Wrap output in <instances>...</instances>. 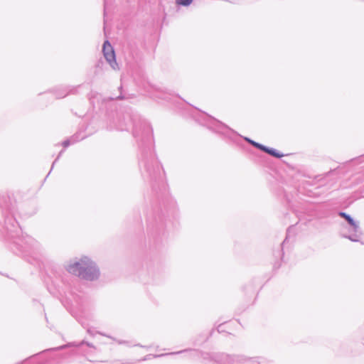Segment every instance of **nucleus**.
I'll list each match as a JSON object with an SVG mask.
<instances>
[{
    "instance_id": "obj_10",
    "label": "nucleus",
    "mask_w": 364,
    "mask_h": 364,
    "mask_svg": "<svg viewBox=\"0 0 364 364\" xmlns=\"http://www.w3.org/2000/svg\"><path fill=\"white\" fill-rule=\"evenodd\" d=\"M228 358H224L222 364H242L249 360L242 355H230L228 354Z\"/></svg>"
},
{
    "instance_id": "obj_11",
    "label": "nucleus",
    "mask_w": 364,
    "mask_h": 364,
    "mask_svg": "<svg viewBox=\"0 0 364 364\" xmlns=\"http://www.w3.org/2000/svg\"><path fill=\"white\" fill-rule=\"evenodd\" d=\"M83 344H86L88 347H90V348H95V347L94 346V345L91 343H89V342H85V341H82L80 343H75V342H73V343H70L67 345H65V346H59V347H57V348H51V349H49L48 350H61V349H63L66 347H70V346H76V347H79V346H81Z\"/></svg>"
},
{
    "instance_id": "obj_30",
    "label": "nucleus",
    "mask_w": 364,
    "mask_h": 364,
    "mask_svg": "<svg viewBox=\"0 0 364 364\" xmlns=\"http://www.w3.org/2000/svg\"><path fill=\"white\" fill-rule=\"evenodd\" d=\"M50 174V172H48V174L46 175V177H48Z\"/></svg>"
},
{
    "instance_id": "obj_8",
    "label": "nucleus",
    "mask_w": 364,
    "mask_h": 364,
    "mask_svg": "<svg viewBox=\"0 0 364 364\" xmlns=\"http://www.w3.org/2000/svg\"><path fill=\"white\" fill-rule=\"evenodd\" d=\"M102 52L105 58L107 61V63L110 65V66L114 69H118V65L116 62V56L113 47L109 42V41H105L102 47Z\"/></svg>"
},
{
    "instance_id": "obj_12",
    "label": "nucleus",
    "mask_w": 364,
    "mask_h": 364,
    "mask_svg": "<svg viewBox=\"0 0 364 364\" xmlns=\"http://www.w3.org/2000/svg\"><path fill=\"white\" fill-rule=\"evenodd\" d=\"M262 151L265 152V153H267L268 154H269V155H271V156H274L275 158H277V159H280L281 157H282L284 156L283 154L279 153L275 149L269 148V147H267V146H266L264 145L263 149H262Z\"/></svg>"
},
{
    "instance_id": "obj_28",
    "label": "nucleus",
    "mask_w": 364,
    "mask_h": 364,
    "mask_svg": "<svg viewBox=\"0 0 364 364\" xmlns=\"http://www.w3.org/2000/svg\"><path fill=\"white\" fill-rule=\"evenodd\" d=\"M50 174V172H48V174L46 175V177H48Z\"/></svg>"
},
{
    "instance_id": "obj_15",
    "label": "nucleus",
    "mask_w": 364,
    "mask_h": 364,
    "mask_svg": "<svg viewBox=\"0 0 364 364\" xmlns=\"http://www.w3.org/2000/svg\"><path fill=\"white\" fill-rule=\"evenodd\" d=\"M171 93H168V92H164V91H159L157 92V95L156 97L159 98V99H162V100H166V101H169V100H171Z\"/></svg>"
},
{
    "instance_id": "obj_26",
    "label": "nucleus",
    "mask_w": 364,
    "mask_h": 364,
    "mask_svg": "<svg viewBox=\"0 0 364 364\" xmlns=\"http://www.w3.org/2000/svg\"><path fill=\"white\" fill-rule=\"evenodd\" d=\"M104 4H105V9H106V4H107V0H104Z\"/></svg>"
},
{
    "instance_id": "obj_3",
    "label": "nucleus",
    "mask_w": 364,
    "mask_h": 364,
    "mask_svg": "<svg viewBox=\"0 0 364 364\" xmlns=\"http://www.w3.org/2000/svg\"><path fill=\"white\" fill-rule=\"evenodd\" d=\"M14 243L24 256L33 254L40 247L39 243L28 235L17 238Z\"/></svg>"
},
{
    "instance_id": "obj_24",
    "label": "nucleus",
    "mask_w": 364,
    "mask_h": 364,
    "mask_svg": "<svg viewBox=\"0 0 364 364\" xmlns=\"http://www.w3.org/2000/svg\"><path fill=\"white\" fill-rule=\"evenodd\" d=\"M117 343L119 344H125L127 343V341H117Z\"/></svg>"
},
{
    "instance_id": "obj_27",
    "label": "nucleus",
    "mask_w": 364,
    "mask_h": 364,
    "mask_svg": "<svg viewBox=\"0 0 364 364\" xmlns=\"http://www.w3.org/2000/svg\"><path fill=\"white\" fill-rule=\"evenodd\" d=\"M50 174V172H48V174L46 175V177H48Z\"/></svg>"
},
{
    "instance_id": "obj_13",
    "label": "nucleus",
    "mask_w": 364,
    "mask_h": 364,
    "mask_svg": "<svg viewBox=\"0 0 364 364\" xmlns=\"http://www.w3.org/2000/svg\"><path fill=\"white\" fill-rule=\"evenodd\" d=\"M186 351H187V350H180V351H178V352H173V353H164V354H161V355L149 354V355H146L145 357H144L141 360H139V361H144V360H146L148 359H150L151 358H159V357H162V356H165V355H168L179 354V353H185Z\"/></svg>"
},
{
    "instance_id": "obj_4",
    "label": "nucleus",
    "mask_w": 364,
    "mask_h": 364,
    "mask_svg": "<svg viewBox=\"0 0 364 364\" xmlns=\"http://www.w3.org/2000/svg\"><path fill=\"white\" fill-rule=\"evenodd\" d=\"M203 125L212 131L231 138L232 135H238L233 129L214 117L205 114V119Z\"/></svg>"
},
{
    "instance_id": "obj_2",
    "label": "nucleus",
    "mask_w": 364,
    "mask_h": 364,
    "mask_svg": "<svg viewBox=\"0 0 364 364\" xmlns=\"http://www.w3.org/2000/svg\"><path fill=\"white\" fill-rule=\"evenodd\" d=\"M65 269L69 273L86 281L97 280L100 276V269L96 263L86 256L70 261Z\"/></svg>"
},
{
    "instance_id": "obj_7",
    "label": "nucleus",
    "mask_w": 364,
    "mask_h": 364,
    "mask_svg": "<svg viewBox=\"0 0 364 364\" xmlns=\"http://www.w3.org/2000/svg\"><path fill=\"white\" fill-rule=\"evenodd\" d=\"M20 227L16 218L11 215H6L4 218V230L9 237L14 238L20 232Z\"/></svg>"
},
{
    "instance_id": "obj_29",
    "label": "nucleus",
    "mask_w": 364,
    "mask_h": 364,
    "mask_svg": "<svg viewBox=\"0 0 364 364\" xmlns=\"http://www.w3.org/2000/svg\"><path fill=\"white\" fill-rule=\"evenodd\" d=\"M50 174V172H48V174L46 175V177H48Z\"/></svg>"
},
{
    "instance_id": "obj_6",
    "label": "nucleus",
    "mask_w": 364,
    "mask_h": 364,
    "mask_svg": "<svg viewBox=\"0 0 364 364\" xmlns=\"http://www.w3.org/2000/svg\"><path fill=\"white\" fill-rule=\"evenodd\" d=\"M190 351L192 352L193 354H196L197 355H200V357L203 358L204 361H205L207 363H218L222 364L223 360L224 358H228V354H225L224 353H218V352H213V353H205V352H198L195 350H187L186 352Z\"/></svg>"
},
{
    "instance_id": "obj_20",
    "label": "nucleus",
    "mask_w": 364,
    "mask_h": 364,
    "mask_svg": "<svg viewBox=\"0 0 364 364\" xmlns=\"http://www.w3.org/2000/svg\"><path fill=\"white\" fill-rule=\"evenodd\" d=\"M63 152V150H62V151L59 153L58 156H57V158L55 159V160L53 161V164H52L51 169L53 168V166H54V165H55V162H56V161L60 159V156L62 155Z\"/></svg>"
},
{
    "instance_id": "obj_9",
    "label": "nucleus",
    "mask_w": 364,
    "mask_h": 364,
    "mask_svg": "<svg viewBox=\"0 0 364 364\" xmlns=\"http://www.w3.org/2000/svg\"><path fill=\"white\" fill-rule=\"evenodd\" d=\"M77 87L72 86H62L55 89L54 95L56 98L61 99L70 94H75Z\"/></svg>"
},
{
    "instance_id": "obj_23",
    "label": "nucleus",
    "mask_w": 364,
    "mask_h": 364,
    "mask_svg": "<svg viewBox=\"0 0 364 364\" xmlns=\"http://www.w3.org/2000/svg\"><path fill=\"white\" fill-rule=\"evenodd\" d=\"M97 333H99V334H100V335H102V336H103L108 337V338H112V339H113V340H114V341H115V338H112V337H111L110 336H107V335H106V334H105V333H100V332H97Z\"/></svg>"
},
{
    "instance_id": "obj_17",
    "label": "nucleus",
    "mask_w": 364,
    "mask_h": 364,
    "mask_svg": "<svg viewBox=\"0 0 364 364\" xmlns=\"http://www.w3.org/2000/svg\"><path fill=\"white\" fill-rule=\"evenodd\" d=\"M193 0H176V2L178 5L183 6H188L192 3Z\"/></svg>"
},
{
    "instance_id": "obj_1",
    "label": "nucleus",
    "mask_w": 364,
    "mask_h": 364,
    "mask_svg": "<svg viewBox=\"0 0 364 364\" xmlns=\"http://www.w3.org/2000/svg\"><path fill=\"white\" fill-rule=\"evenodd\" d=\"M131 120L133 122V136L142 149L139 159L142 176L150 182L162 181L164 173L162 166L151 151L153 130L150 124L137 117Z\"/></svg>"
},
{
    "instance_id": "obj_5",
    "label": "nucleus",
    "mask_w": 364,
    "mask_h": 364,
    "mask_svg": "<svg viewBox=\"0 0 364 364\" xmlns=\"http://www.w3.org/2000/svg\"><path fill=\"white\" fill-rule=\"evenodd\" d=\"M338 215L344 218L350 225L349 232L350 233L345 237L353 242L359 241L360 232L358 223L355 221L350 215L345 212H339Z\"/></svg>"
},
{
    "instance_id": "obj_31",
    "label": "nucleus",
    "mask_w": 364,
    "mask_h": 364,
    "mask_svg": "<svg viewBox=\"0 0 364 364\" xmlns=\"http://www.w3.org/2000/svg\"><path fill=\"white\" fill-rule=\"evenodd\" d=\"M258 364H260V363H258Z\"/></svg>"
},
{
    "instance_id": "obj_25",
    "label": "nucleus",
    "mask_w": 364,
    "mask_h": 364,
    "mask_svg": "<svg viewBox=\"0 0 364 364\" xmlns=\"http://www.w3.org/2000/svg\"><path fill=\"white\" fill-rule=\"evenodd\" d=\"M121 130H124V129H128V127L126 125L124 127H120L119 128Z\"/></svg>"
},
{
    "instance_id": "obj_19",
    "label": "nucleus",
    "mask_w": 364,
    "mask_h": 364,
    "mask_svg": "<svg viewBox=\"0 0 364 364\" xmlns=\"http://www.w3.org/2000/svg\"><path fill=\"white\" fill-rule=\"evenodd\" d=\"M127 97L124 95H123L121 92L119 95L117 96L116 97H112L111 100H124Z\"/></svg>"
},
{
    "instance_id": "obj_14",
    "label": "nucleus",
    "mask_w": 364,
    "mask_h": 364,
    "mask_svg": "<svg viewBox=\"0 0 364 364\" xmlns=\"http://www.w3.org/2000/svg\"><path fill=\"white\" fill-rule=\"evenodd\" d=\"M84 137H79V136L77 134H75L73 135V136H71L70 139H66L65 140L63 143H62V145L64 146V147H68V146H70V144H73L77 141H79L80 140H82Z\"/></svg>"
},
{
    "instance_id": "obj_22",
    "label": "nucleus",
    "mask_w": 364,
    "mask_h": 364,
    "mask_svg": "<svg viewBox=\"0 0 364 364\" xmlns=\"http://www.w3.org/2000/svg\"><path fill=\"white\" fill-rule=\"evenodd\" d=\"M87 332L92 336H94L95 335V333H94V331L90 328H88L87 329Z\"/></svg>"
},
{
    "instance_id": "obj_16",
    "label": "nucleus",
    "mask_w": 364,
    "mask_h": 364,
    "mask_svg": "<svg viewBox=\"0 0 364 364\" xmlns=\"http://www.w3.org/2000/svg\"><path fill=\"white\" fill-rule=\"evenodd\" d=\"M244 139L247 141L249 144H250L251 145H252L254 147L259 149V150H262L263 149V146L264 145L263 144H261L258 142H256L253 140H252L251 139L248 138V137H244Z\"/></svg>"
},
{
    "instance_id": "obj_21",
    "label": "nucleus",
    "mask_w": 364,
    "mask_h": 364,
    "mask_svg": "<svg viewBox=\"0 0 364 364\" xmlns=\"http://www.w3.org/2000/svg\"><path fill=\"white\" fill-rule=\"evenodd\" d=\"M217 331L219 332V333H221V332H223L225 331V330L223 329V324H220L217 327Z\"/></svg>"
},
{
    "instance_id": "obj_18",
    "label": "nucleus",
    "mask_w": 364,
    "mask_h": 364,
    "mask_svg": "<svg viewBox=\"0 0 364 364\" xmlns=\"http://www.w3.org/2000/svg\"><path fill=\"white\" fill-rule=\"evenodd\" d=\"M293 229H294V227H293V226L289 227V228H288V230H287V232L286 238H285V240L283 241L282 245H284V243H285V242L289 240V237H290L291 232V230H292Z\"/></svg>"
}]
</instances>
